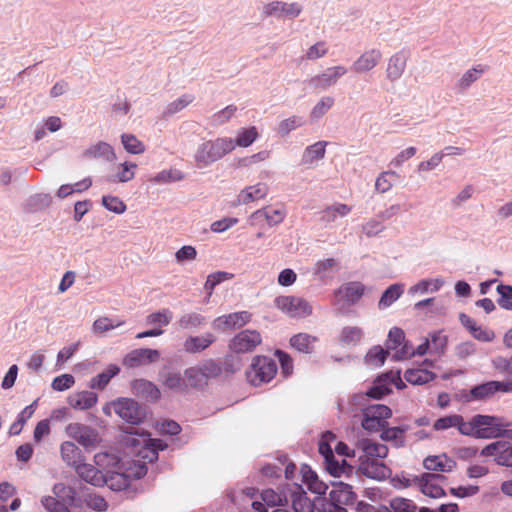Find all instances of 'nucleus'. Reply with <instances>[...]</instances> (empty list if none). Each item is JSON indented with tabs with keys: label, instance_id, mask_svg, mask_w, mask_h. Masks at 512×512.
<instances>
[{
	"label": "nucleus",
	"instance_id": "69168bd1",
	"mask_svg": "<svg viewBox=\"0 0 512 512\" xmlns=\"http://www.w3.org/2000/svg\"><path fill=\"white\" fill-rule=\"evenodd\" d=\"M389 505L394 512H415L417 510V506L412 500L403 497L392 498Z\"/></svg>",
	"mask_w": 512,
	"mask_h": 512
},
{
	"label": "nucleus",
	"instance_id": "72a5a7b5",
	"mask_svg": "<svg viewBox=\"0 0 512 512\" xmlns=\"http://www.w3.org/2000/svg\"><path fill=\"white\" fill-rule=\"evenodd\" d=\"M318 341L316 336H312L308 333H298L290 338V345L295 350L310 354L314 351L315 343Z\"/></svg>",
	"mask_w": 512,
	"mask_h": 512
},
{
	"label": "nucleus",
	"instance_id": "9d476101",
	"mask_svg": "<svg viewBox=\"0 0 512 512\" xmlns=\"http://www.w3.org/2000/svg\"><path fill=\"white\" fill-rule=\"evenodd\" d=\"M346 73L347 69L344 66H332L308 79L307 84L314 92H323L336 85L338 80Z\"/></svg>",
	"mask_w": 512,
	"mask_h": 512
},
{
	"label": "nucleus",
	"instance_id": "bb28decb",
	"mask_svg": "<svg viewBox=\"0 0 512 512\" xmlns=\"http://www.w3.org/2000/svg\"><path fill=\"white\" fill-rule=\"evenodd\" d=\"M98 396L92 391H80L67 398L68 404L75 410H88L96 405Z\"/></svg>",
	"mask_w": 512,
	"mask_h": 512
},
{
	"label": "nucleus",
	"instance_id": "58836bf2",
	"mask_svg": "<svg viewBox=\"0 0 512 512\" xmlns=\"http://www.w3.org/2000/svg\"><path fill=\"white\" fill-rule=\"evenodd\" d=\"M327 145V141H318L307 146L302 154V164H312L315 161L323 159L325 157Z\"/></svg>",
	"mask_w": 512,
	"mask_h": 512
},
{
	"label": "nucleus",
	"instance_id": "de8ad7c7",
	"mask_svg": "<svg viewBox=\"0 0 512 512\" xmlns=\"http://www.w3.org/2000/svg\"><path fill=\"white\" fill-rule=\"evenodd\" d=\"M304 124L305 120L302 116L292 115L278 123L276 132L280 137L284 138L288 136L292 131L302 127Z\"/></svg>",
	"mask_w": 512,
	"mask_h": 512
},
{
	"label": "nucleus",
	"instance_id": "e433bc0d",
	"mask_svg": "<svg viewBox=\"0 0 512 512\" xmlns=\"http://www.w3.org/2000/svg\"><path fill=\"white\" fill-rule=\"evenodd\" d=\"M324 465L326 471L335 478L349 477L354 471V467L349 465L345 459L338 461L335 456L333 459L325 461Z\"/></svg>",
	"mask_w": 512,
	"mask_h": 512
},
{
	"label": "nucleus",
	"instance_id": "f257e3e1",
	"mask_svg": "<svg viewBox=\"0 0 512 512\" xmlns=\"http://www.w3.org/2000/svg\"><path fill=\"white\" fill-rule=\"evenodd\" d=\"M452 427L457 428L460 434L476 439H493L501 434L499 420L490 415L477 414L466 422L462 415L453 414L441 417L433 424L435 431Z\"/></svg>",
	"mask_w": 512,
	"mask_h": 512
},
{
	"label": "nucleus",
	"instance_id": "052dcab7",
	"mask_svg": "<svg viewBox=\"0 0 512 512\" xmlns=\"http://www.w3.org/2000/svg\"><path fill=\"white\" fill-rule=\"evenodd\" d=\"M261 498L268 506H285L288 504V498L283 493H278L273 489H266L261 493Z\"/></svg>",
	"mask_w": 512,
	"mask_h": 512
},
{
	"label": "nucleus",
	"instance_id": "3c124183",
	"mask_svg": "<svg viewBox=\"0 0 512 512\" xmlns=\"http://www.w3.org/2000/svg\"><path fill=\"white\" fill-rule=\"evenodd\" d=\"M334 102L335 100L331 96L321 97L310 111L309 117L311 122L320 120L333 107Z\"/></svg>",
	"mask_w": 512,
	"mask_h": 512
},
{
	"label": "nucleus",
	"instance_id": "a211bd4d",
	"mask_svg": "<svg viewBox=\"0 0 512 512\" xmlns=\"http://www.w3.org/2000/svg\"><path fill=\"white\" fill-rule=\"evenodd\" d=\"M251 313L248 311H239L217 317L213 321V328L218 331H228L239 329L251 321Z\"/></svg>",
	"mask_w": 512,
	"mask_h": 512
},
{
	"label": "nucleus",
	"instance_id": "2f4dec72",
	"mask_svg": "<svg viewBox=\"0 0 512 512\" xmlns=\"http://www.w3.org/2000/svg\"><path fill=\"white\" fill-rule=\"evenodd\" d=\"M352 211V207L343 203H334L325 207L320 212V220L324 223H332L339 217H345Z\"/></svg>",
	"mask_w": 512,
	"mask_h": 512
},
{
	"label": "nucleus",
	"instance_id": "c756f323",
	"mask_svg": "<svg viewBox=\"0 0 512 512\" xmlns=\"http://www.w3.org/2000/svg\"><path fill=\"white\" fill-rule=\"evenodd\" d=\"M269 188L265 183H257L256 185L245 187L240 191L238 200L242 204H248L253 201L263 199L268 194Z\"/></svg>",
	"mask_w": 512,
	"mask_h": 512
},
{
	"label": "nucleus",
	"instance_id": "79ce46f5",
	"mask_svg": "<svg viewBox=\"0 0 512 512\" xmlns=\"http://www.w3.org/2000/svg\"><path fill=\"white\" fill-rule=\"evenodd\" d=\"M259 137L258 130L255 126L249 128H241L235 139H232L233 150L239 146L247 148L251 146Z\"/></svg>",
	"mask_w": 512,
	"mask_h": 512
},
{
	"label": "nucleus",
	"instance_id": "c9c22d12",
	"mask_svg": "<svg viewBox=\"0 0 512 512\" xmlns=\"http://www.w3.org/2000/svg\"><path fill=\"white\" fill-rule=\"evenodd\" d=\"M423 465L430 471L450 472L456 466V462L446 455L428 456L424 460Z\"/></svg>",
	"mask_w": 512,
	"mask_h": 512
},
{
	"label": "nucleus",
	"instance_id": "4c0bfd02",
	"mask_svg": "<svg viewBox=\"0 0 512 512\" xmlns=\"http://www.w3.org/2000/svg\"><path fill=\"white\" fill-rule=\"evenodd\" d=\"M184 178H185V175L182 171H180L179 169H176V168H170V169L162 170V171L158 172L157 174L150 176L148 178V181L153 184L164 185V184L182 181Z\"/></svg>",
	"mask_w": 512,
	"mask_h": 512
},
{
	"label": "nucleus",
	"instance_id": "8fccbe9b",
	"mask_svg": "<svg viewBox=\"0 0 512 512\" xmlns=\"http://www.w3.org/2000/svg\"><path fill=\"white\" fill-rule=\"evenodd\" d=\"M125 323L123 320L112 319L107 316L97 318L92 325V332L101 336L105 332H108L112 329L122 326Z\"/></svg>",
	"mask_w": 512,
	"mask_h": 512
},
{
	"label": "nucleus",
	"instance_id": "0eeeda50",
	"mask_svg": "<svg viewBox=\"0 0 512 512\" xmlns=\"http://www.w3.org/2000/svg\"><path fill=\"white\" fill-rule=\"evenodd\" d=\"M115 413L125 422L138 425L146 417L145 408L131 398H118L112 402Z\"/></svg>",
	"mask_w": 512,
	"mask_h": 512
},
{
	"label": "nucleus",
	"instance_id": "37998d69",
	"mask_svg": "<svg viewBox=\"0 0 512 512\" xmlns=\"http://www.w3.org/2000/svg\"><path fill=\"white\" fill-rule=\"evenodd\" d=\"M361 447L364 452L365 459H383L388 454V448L386 445L373 442L371 440H363Z\"/></svg>",
	"mask_w": 512,
	"mask_h": 512
},
{
	"label": "nucleus",
	"instance_id": "a878e982",
	"mask_svg": "<svg viewBox=\"0 0 512 512\" xmlns=\"http://www.w3.org/2000/svg\"><path fill=\"white\" fill-rule=\"evenodd\" d=\"M359 469L361 472L372 479H385L388 476L389 469L378 459H363L360 457Z\"/></svg>",
	"mask_w": 512,
	"mask_h": 512
},
{
	"label": "nucleus",
	"instance_id": "473e14b6",
	"mask_svg": "<svg viewBox=\"0 0 512 512\" xmlns=\"http://www.w3.org/2000/svg\"><path fill=\"white\" fill-rule=\"evenodd\" d=\"M365 286L363 283L358 281L348 282L342 285L338 293L349 303L355 304L357 303L361 297L364 295Z\"/></svg>",
	"mask_w": 512,
	"mask_h": 512
},
{
	"label": "nucleus",
	"instance_id": "bf43d9fd",
	"mask_svg": "<svg viewBox=\"0 0 512 512\" xmlns=\"http://www.w3.org/2000/svg\"><path fill=\"white\" fill-rule=\"evenodd\" d=\"M303 479L308 485L309 490L318 495H323L328 489V485L318 479L314 471H309L303 475Z\"/></svg>",
	"mask_w": 512,
	"mask_h": 512
},
{
	"label": "nucleus",
	"instance_id": "39448f33",
	"mask_svg": "<svg viewBox=\"0 0 512 512\" xmlns=\"http://www.w3.org/2000/svg\"><path fill=\"white\" fill-rule=\"evenodd\" d=\"M55 497L46 496L42 499V505L48 512H70L68 505H72L76 498V491L63 483H57L53 487Z\"/></svg>",
	"mask_w": 512,
	"mask_h": 512
},
{
	"label": "nucleus",
	"instance_id": "680f3d73",
	"mask_svg": "<svg viewBox=\"0 0 512 512\" xmlns=\"http://www.w3.org/2000/svg\"><path fill=\"white\" fill-rule=\"evenodd\" d=\"M173 318V313L167 309H161L157 312L151 313L147 316L146 322L148 325L167 326Z\"/></svg>",
	"mask_w": 512,
	"mask_h": 512
},
{
	"label": "nucleus",
	"instance_id": "6e6d98bb",
	"mask_svg": "<svg viewBox=\"0 0 512 512\" xmlns=\"http://www.w3.org/2000/svg\"><path fill=\"white\" fill-rule=\"evenodd\" d=\"M52 203V197L50 194H36L29 198L26 204L27 212H36L42 210Z\"/></svg>",
	"mask_w": 512,
	"mask_h": 512
},
{
	"label": "nucleus",
	"instance_id": "4be33fe9",
	"mask_svg": "<svg viewBox=\"0 0 512 512\" xmlns=\"http://www.w3.org/2000/svg\"><path fill=\"white\" fill-rule=\"evenodd\" d=\"M287 215V211L283 206H266L252 213L251 219L260 221L265 219L269 226H275L282 223Z\"/></svg>",
	"mask_w": 512,
	"mask_h": 512
},
{
	"label": "nucleus",
	"instance_id": "49530a36",
	"mask_svg": "<svg viewBox=\"0 0 512 512\" xmlns=\"http://www.w3.org/2000/svg\"><path fill=\"white\" fill-rule=\"evenodd\" d=\"M195 97L192 94H183L176 100L170 102L162 112V118L167 119L177 114L189 106Z\"/></svg>",
	"mask_w": 512,
	"mask_h": 512
},
{
	"label": "nucleus",
	"instance_id": "ea45409f",
	"mask_svg": "<svg viewBox=\"0 0 512 512\" xmlns=\"http://www.w3.org/2000/svg\"><path fill=\"white\" fill-rule=\"evenodd\" d=\"M61 456L69 466L77 467L81 462V450L70 441H65L60 447Z\"/></svg>",
	"mask_w": 512,
	"mask_h": 512
},
{
	"label": "nucleus",
	"instance_id": "864d4df0",
	"mask_svg": "<svg viewBox=\"0 0 512 512\" xmlns=\"http://www.w3.org/2000/svg\"><path fill=\"white\" fill-rule=\"evenodd\" d=\"M184 379L186 381L187 388L188 387L199 388V387H202L204 384H206V379H205L199 365L195 366V367L187 368L184 372Z\"/></svg>",
	"mask_w": 512,
	"mask_h": 512
},
{
	"label": "nucleus",
	"instance_id": "2eb2a0df",
	"mask_svg": "<svg viewBox=\"0 0 512 512\" xmlns=\"http://www.w3.org/2000/svg\"><path fill=\"white\" fill-rule=\"evenodd\" d=\"M481 456H493L500 466L512 467V443L505 440L496 441L486 445L481 450Z\"/></svg>",
	"mask_w": 512,
	"mask_h": 512
},
{
	"label": "nucleus",
	"instance_id": "5701e85b",
	"mask_svg": "<svg viewBox=\"0 0 512 512\" xmlns=\"http://www.w3.org/2000/svg\"><path fill=\"white\" fill-rule=\"evenodd\" d=\"M487 70L488 67L486 65L477 64L472 66L457 80L454 86L455 90L460 94L465 93Z\"/></svg>",
	"mask_w": 512,
	"mask_h": 512
},
{
	"label": "nucleus",
	"instance_id": "f8f14e48",
	"mask_svg": "<svg viewBox=\"0 0 512 512\" xmlns=\"http://www.w3.org/2000/svg\"><path fill=\"white\" fill-rule=\"evenodd\" d=\"M262 342L260 333L256 330H243L229 342V349L235 354L251 353Z\"/></svg>",
	"mask_w": 512,
	"mask_h": 512
},
{
	"label": "nucleus",
	"instance_id": "b1692460",
	"mask_svg": "<svg viewBox=\"0 0 512 512\" xmlns=\"http://www.w3.org/2000/svg\"><path fill=\"white\" fill-rule=\"evenodd\" d=\"M82 157L85 159H102L107 162H113L116 159V154L109 143L98 141L84 150Z\"/></svg>",
	"mask_w": 512,
	"mask_h": 512
},
{
	"label": "nucleus",
	"instance_id": "4d7b16f0",
	"mask_svg": "<svg viewBox=\"0 0 512 512\" xmlns=\"http://www.w3.org/2000/svg\"><path fill=\"white\" fill-rule=\"evenodd\" d=\"M204 323L205 317L196 312L186 313L178 320V325L182 329L198 328Z\"/></svg>",
	"mask_w": 512,
	"mask_h": 512
},
{
	"label": "nucleus",
	"instance_id": "1a4fd4ad",
	"mask_svg": "<svg viewBox=\"0 0 512 512\" xmlns=\"http://www.w3.org/2000/svg\"><path fill=\"white\" fill-rule=\"evenodd\" d=\"M65 432L68 437L74 439L86 449H93L100 442L98 431L82 423L74 422L68 424L65 428Z\"/></svg>",
	"mask_w": 512,
	"mask_h": 512
},
{
	"label": "nucleus",
	"instance_id": "9b49d317",
	"mask_svg": "<svg viewBox=\"0 0 512 512\" xmlns=\"http://www.w3.org/2000/svg\"><path fill=\"white\" fill-rule=\"evenodd\" d=\"M275 305L291 317L302 318L312 314V306L301 297L279 296L275 299Z\"/></svg>",
	"mask_w": 512,
	"mask_h": 512
},
{
	"label": "nucleus",
	"instance_id": "f3484780",
	"mask_svg": "<svg viewBox=\"0 0 512 512\" xmlns=\"http://www.w3.org/2000/svg\"><path fill=\"white\" fill-rule=\"evenodd\" d=\"M389 383H393L397 388L401 389L405 386L403 383L399 372L389 374H384L380 376L373 384L372 387L366 392V396L373 399H382L384 396L390 394L392 392L389 387Z\"/></svg>",
	"mask_w": 512,
	"mask_h": 512
},
{
	"label": "nucleus",
	"instance_id": "f704fd0d",
	"mask_svg": "<svg viewBox=\"0 0 512 512\" xmlns=\"http://www.w3.org/2000/svg\"><path fill=\"white\" fill-rule=\"evenodd\" d=\"M407 425L398 427H387L381 431V439L387 442H391L395 447H403L405 445L406 437L405 433L408 431Z\"/></svg>",
	"mask_w": 512,
	"mask_h": 512
},
{
	"label": "nucleus",
	"instance_id": "6ab92c4d",
	"mask_svg": "<svg viewBox=\"0 0 512 512\" xmlns=\"http://www.w3.org/2000/svg\"><path fill=\"white\" fill-rule=\"evenodd\" d=\"M497 392H502L501 381H489L472 387L469 391L462 394L466 402L483 401L491 398Z\"/></svg>",
	"mask_w": 512,
	"mask_h": 512
},
{
	"label": "nucleus",
	"instance_id": "0e129e2a",
	"mask_svg": "<svg viewBox=\"0 0 512 512\" xmlns=\"http://www.w3.org/2000/svg\"><path fill=\"white\" fill-rule=\"evenodd\" d=\"M205 379L216 378L222 373L220 362L214 359H207L199 364Z\"/></svg>",
	"mask_w": 512,
	"mask_h": 512
},
{
	"label": "nucleus",
	"instance_id": "7ed1b4c3",
	"mask_svg": "<svg viewBox=\"0 0 512 512\" xmlns=\"http://www.w3.org/2000/svg\"><path fill=\"white\" fill-rule=\"evenodd\" d=\"M278 371L277 363L267 356H255L248 370L246 377L248 382L257 387L269 383L276 376Z\"/></svg>",
	"mask_w": 512,
	"mask_h": 512
},
{
	"label": "nucleus",
	"instance_id": "338daca9",
	"mask_svg": "<svg viewBox=\"0 0 512 512\" xmlns=\"http://www.w3.org/2000/svg\"><path fill=\"white\" fill-rule=\"evenodd\" d=\"M328 51V44L325 41H318L307 49L304 58L306 60L315 61L326 56Z\"/></svg>",
	"mask_w": 512,
	"mask_h": 512
},
{
	"label": "nucleus",
	"instance_id": "20e7f679",
	"mask_svg": "<svg viewBox=\"0 0 512 512\" xmlns=\"http://www.w3.org/2000/svg\"><path fill=\"white\" fill-rule=\"evenodd\" d=\"M332 489L329 492L328 512H347V506H353L357 495L350 484L342 481L331 482Z\"/></svg>",
	"mask_w": 512,
	"mask_h": 512
},
{
	"label": "nucleus",
	"instance_id": "412c9836",
	"mask_svg": "<svg viewBox=\"0 0 512 512\" xmlns=\"http://www.w3.org/2000/svg\"><path fill=\"white\" fill-rule=\"evenodd\" d=\"M383 54L378 48H371L365 50L352 64L351 69L356 74H364L376 68L381 60Z\"/></svg>",
	"mask_w": 512,
	"mask_h": 512
},
{
	"label": "nucleus",
	"instance_id": "774afa93",
	"mask_svg": "<svg viewBox=\"0 0 512 512\" xmlns=\"http://www.w3.org/2000/svg\"><path fill=\"white\" fill-rule=\"evenodd\" d=\"M388 352L381 346L372 347L366 354V363L373 366H381L384 364Z\"/></svg>",
	"mask_w": 512,
	"mask_h": 512
},
{
	"label": "nucleus",
	"instance_id": "f03ea898",
	"mask_svg": "<svg viewBox=\"0 0 512 512\" xmlns=\"http://www.w3.org/2000/svg\"><path fill=\"white\" fill-rule=\"evenodd\" d=\"M232 151L233 145L230 137L203 140L193 154L194 166L198 169L207 168Z\"/></svg>",
	"mask_w": 512,
	"mask_h": 512
},
{
	"label": "nucleus",
	"instance_id": "13d9d810",
	"mask_svg": "<svg viewBox=\"0 0 512 512\" xmlns=\"http://www.w3.org/2000/svg\"><path fill=\"white\" fill-rule=\"evenodd\" d=\"M121 142L128 153L141 154L145 151L144 144L133 134H122Z\"/></svg>",
	"mask_w": 512,
	"mask_h": 512
},
{
	"label": "nucleus",
	"instance_id": "603ef678",
	"mask_svg": "<svg viewBox=\"0 0 512 512\" xmlns=\"http://www.w3.org/2000/svg\"><path fill=\"white\" fill-rule=\"evenodd\" d=\"M163 385L170 390L181 392L187 390V384L184 377L180 372L176 371L167 372L163 375Z\"/></svg>",
	"mask_w": 512,
	"mask_h": 512
},
{
	"label": "nucleus",
	"instance_id": "c85d7f7f",
	"mask_svg": "<svg viewBox=\"0 0 512 512\" xmlns=\"http://www.w3.org/2000/svg\"><path fill=\"white\" fill-rule=\"evenodd\" d=\"M439 478H442V476L432 473H424L421 477V490L423 494L432 498H440L444 496V489L436 483Z\"/></svg>",
	"mask_w": 512,
	"mask_h": 512
},
{
	"label": "nucleus",
	"instance_id": "393cba45",
	"mask_svg": "<svg viewBox=\"0 0 512 512\" xmlns=\"http://www.w3.org/2000/svg\"><path fill=\"white\" fill-rule=\"evenodd\" d=\"M132 392L148 401H157L161 397L159 388L146 379H136L131 383Z\"/></svg>",
	"mask_w": 512,
	"mask_h": 512
},
{
	"label": "nucleus",
	"instance_id": "aec40b11",
	"mask_svg": "<svg viewBox=\"0 0 512 512\" xmlns=\"http://www.w3.org/2000/svg\"><path fill=\"white\" fill-rule=\"evenodd\" d=\"M160 353L156 349L139 348L129 352L123 359V365L128 368H135L142 365L157 362Z\"/></svg>",
	"mask_w": 512,
	"mask_h": 512
},
{
	"label": "nucleus",
	"instance_id": "cd10ccee",
	"mask_svg": "<svg viewBox=\"0 0 512 512\" xmlns=\"http://www.w3.org/2000/svg\"><path fill=\"white\" fill-rule=\"evenodd\" d=\"M291 501L292 507L295 512H313L314 503L308 498L303 487L298 484L292 486Z\"/></svg>",
	"mask_w": 512,
	"mask_h": 512
},
{
	"label": "nucleus",
	"instance_id": "a19ab883",
	"mask_svg": "<svg viewBox=\"0 0 512 512\" xmlns=\"http://www.w3.org/2000/svg\"><path fill=\"white\" fill-rule=\"evenodd\" d=\"M120 372V368L115 364H110L105 371L102 373H99L95 377H93L90 380L89 387L91 389H99L103 390L108 383L110 382L111 378L118 375Z\"/></svg>",
	"mask_w": 512,
	"mask_h": 512
},
{
	"label": "nucleus",
	"instance_id": "dca6fc26",
	"mask_svg": "<svg viewBox=\"0 0 512 512\" xmlns=\"http://www.w3.org/2000/svg\"><path fill=\"white\" fill-rule=\"evenodd\" d=\"M302 12V6L297 3H286L283 1H272L263 6L262 13L265 17L296 18Z\"/></svg>",
	"mask_w": 512,
	"mask_h": 512
},
{
	"label": "nucleus",
	"instance_id": "5fc2aeb1",
	"mask_svg": "<svg viewBox=\"0 0 512 512\" xmlns=\"http://www.w3.org/2000/svg\"><path fill=\"white\" fill-rule=\"evenodd\" d=\"M444 284L442 279H424L419 281L417 284L413 285L409 292L411 294L421 293L424 294L428 291L436 292L438 291Z\"/></svg>",
	"mask_w": 512,
	"mask_h": 512
},
{
	"label": "nucleus",
	"instance_id": "c03bdc74",
	"mask_svg": "<svg viewBox=\"0 0 512 512\" xmlns=\"http://www.w3.org/2000/svg\"><path fill=\"white\" fill-rule=\"evenodd\" d=\"M436 375L426 369L422 368H415V369H408L404 373V379L413 385H423L426 384L432 380H434Z\"/></svg>",
	"mask_w": 512,
	"mask_h": 512
},
{
	"label": "nucleus",
	"instance_id": "a18cd8bd",
	"mask_svg": "<svg viewBox=\"0 0 512 512\" xmlns=\"http://www.w3.org/2000/svg\"><path fill=\"white\" fill-rule=\"evenodd\" d=\"M137 165L132 162H125L118 166V172L107 176L106 180L110 183H125L132 180L135 176Z\"/></svg>",
	"mask_w": 512,
	"mask_h": 512
},
{
	"label": "nucleus",
	"instance_id": "ddd939ff",
	"mask_svg": "<svg viewBox=\"0 0 512 512\" xmlns=\"http://www.w3.org/2000/svg\"><path fill=\"white\" fill-rule=\"evenodd\" d=\"M386 346L389 350H395L396 360L407 359L414 355L412 344L406 340L404 331L398 327L390 329Z\"/></svg>",
	"mask_w": 512,
	"mask_h": 512
},
{
	"label": "nucleus",
	"instance_id": "09e8293b",
	"mask_svg": "<svg viewBox=\"0 0 512 512\" xmlns=\"http://www.w3.org/2000/svg\"><path fill=\"white\" fill-rule=\"evenodd\" d=\"M404 292V285L400 283H395L390 285L382 294L378 307L379 309H385L391 306L396 300L400 298V296Z\"/></svg>",
	"mask_w": 512,
	"mask_h": 512
},
{
	"label": "nucleus",
	"instance_id": "4468645a",
	"mask_svg": "<svg viewBox=\"0 0 512 512\" xmlns=\"http://www.w3.org/2000/svg\"><path fill=\"white\" fill-rule=\"evenodd\" d=\"M410 58L408 49H401L393 53L388 59L385 68V77L390 83H395L404 75Z\"/></svg>",
	"mask_w": 512,
	"mask_h": 512
},
{
	"label": "nucleus",
	"instance_id": "6e6552de",
	"mask_svg": "<svg viewBox=\"0 0 512 512\" xmlns=\"http://www.w3.org/2000/svg\"><path fill=\"white\" fill-rule=\"evenodd\" d=\"M392 416L391 409L382 404L370 405L364 409L362 427L370 432L382 431L387 419Z\"/></svg>",
	"mask_w": 512,
	"mask_h": 512
},
{
	"label": "nucleus",
	"instance_id": "423d86ee",
	"mask_svg": "<svg viewBox=\"0 0 512 512\" xmlns=\"http://www.w3.org/2000/svg\"><path fill=\"white\" fill-rule=\"evenodd\" d=\"M111 459L114 461V457H112L108 453H97L94 456V462L99 467H95L91 464L80 463L75 469L77 474L81 479L86 481L87 483L92 484L93 486H102L107 483V479L101 471L100 468H104L106 462Z\"/></svg>",
	"mask_w": 512,
	"mask_h": 512
},
{
	"label": "nucleus",
	"instance_id": "e2e57ef3",
	"mask_svg": "<svg viewBox=\"0 0 512 512\" xmlns=\"http://www.w3.org/2000/svg\"><path fill=\"white\" fill-rule=\"evenodd\" d=\"M496 290L500 296L497 300L498 305L505 310L512 311V286L501 283Z\"/></svg>",
	"mask_w": 512,
	"mask_h": 512
},
{
	"label": "nucleus",
	"instance_id": "7c9ffc66",
	"mask_svg": "<svg viewBox=\"0 0 512 512\" xmlns=\"http://www.w3.org/2000/svg\"><path fill=\"white\" fill-rule=\"evenodd\" d=\"M215 340V336L211 333L202 336H190L184 342V350L188 353H198L207 349Z\"/></svg>",
	"mask_w": 512,
	"mask_h": 512
}]
</instances>
